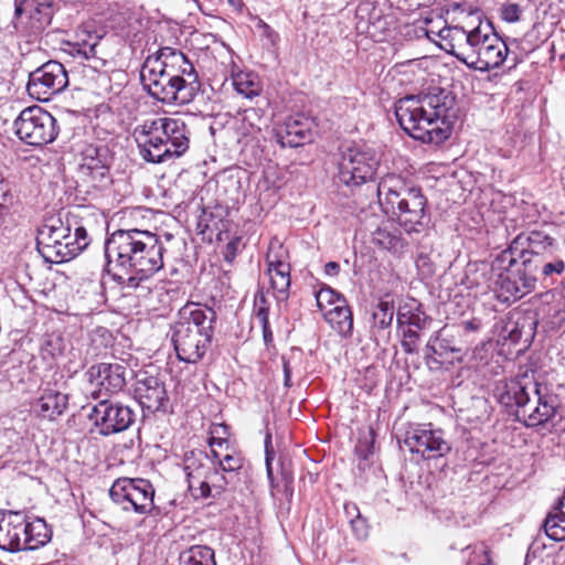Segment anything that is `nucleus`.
<instances>
[{
	"instance_id": "57",
	"label": "nucleus",
	"mask_w": 565,
	"mask_h": 565,
	"mask_svg": "<svg viewBox=\"0 0 565 565\" xmlns=\"http://www.w3.org/2000/svg\"><path fill=\"white\" fill-rule=\"evenodd\" d=\"M276 467L277 470L282 473V456H278L276 460Z\"/></svg>"
},
{
	"instance_id": "15",
	"label": "nucleus",
	"mask_w": 565,
	"mask_h": 565,
	"mask_svg": "<svg viewBox=\"0 0 565 565\" xmlns=\"http://www.w3.org/2000/svg\"><path fill=\"white\" fill-rule=\"evenodd\" d=\"M68 85L65 67L57 61H49L29 75L28 93L38 100H47Z\"/></svg>"
},
{
	"instance_id": "22",
	"label": "nucleus",
	"mask_w": 565,
	"mask_h": 565,
	"mask_svg": "<svg viewBox=\"0 0 565 565\" xmlns=\"http://www.w3.org/2000/svg\"><path fill=\"white\" fill-rule=\"evenodd\" d=\"M162 141L171 151V159L181 157L189 148V130L179 118H156Z\"/></svg>"
},
{
	"instance_id": "35",
	"label": "nucleus",
	"mask_w": 565,
	"mask_h": 565,
	"mask_svg": "<svg viewBox=\"0 0 565 565\" xmlns=\"http://www.w3.org/2000/svg\"><path fill=\"white\" fill-rule=\"evenodd\" d=\"M235 90L245 98H253L260 93L259 83L256 77L249 73H239L233 77Z\"/></svg>"
},
{
	"instance_id": "41",
	"label": "nucleus",
	"mask_w": 565,
	"mask_h": 565,
	"mask_svg": "<svg viewBox=\"0 0 565 565\" xmlns=\"http://www.w3.org/2000/svg\"><path fill=\"white\" fill-rule=\"evenodd\" d=\"M275 459V451L271 443V435L267 434L265 437V465H266V471L268 480L274 488V467L273 461Z\"/></svg>"
},
{
	"instance_id": "33",
	"label": "nucleus",
	"mask_w": 565,
	"mask_h": 565,
	"mask_svg": "<svg viewBox=\"0 0 565 565\" xmlns=\"http://www.w3.org/2000/svg\"><path fill=\"white\" fill-rule=\"evenodd\" d=\"M500 267L505 269L504 274H501L499 276V279L497 281L498 284V299L504 302L515 301L520 298H522L521 294L519 292V289L515 285V281L511 278L509 274V268H513L514 266H509L508 263H504L503 265L499 263Z\"/></svg>"
},
{
	"instance_id": "58",
	"label": "nucleus",
	"mask_w": 565,
	"mask_h": 565,
	"mask_svg": "<svg viewBox=\"0 0 565 565\" xmlns=\"http://www.w3.org/2000/svg\"><path fill=\"white\" fill-rule=\"evenodd\" d=\"M465 327L467 330H476L477 329V326H475L472 321L465 322Z\"/></svg>"
},
{
	"instance_id": "44",
	"label": "nucleus",
	"mask_w": 565,
	"mask_h": 565,
	"mask_svg": "<svg viewBox=\"0 0 565 565\" xmlns=\"http://www.w3.org/2000/svg\"><path fill=\"white\" fill-rule=\"evenodd\" d=\"M521 9L518 3H504L501 8V17L504 21L513 23L520 20Z\"/></svg>"
},
{
	"instance_id": "13",
	"label": "nucleus",
	"mask_w": 565,
	"mask_h": 565,
	"mask_svg": "<svg viewBox=\"0 0 565 565\" xmlns=\"http://www.w3.org/2000/svg\"><path fill=\"white\" fill-rule=\"evenodd\" d=\"M110 499L126 511L148 513L153 508L154 490L145 479H117L109 490Z\"/></svg>"
},
{
	"instance_id": "42",
	"label": "nucleus",
	"mask_w": 565,
	"mask_h": 565,
	"mask_svg": "<svg viewBox=\"0 0 565 565\" xmlns=\"http://www.w3.org/2000/svg\"><path fill=\"white\" fill-rule=\"evenodd\" d=\"M264 302H265L264 296L258 298V300L256 301V310H257V317L260 319V322L263 323L264 341L266 344H268L269 342L273 341V333L267 326L268 310H267V308H265L263 306Z\"/></svg>"
},
{
	"instance_id": "14",
	"label": "nucleus",
	"mask_w": 565,
	"mask_h": 565,
	"mask_svg": "<svg viewBox=\"0 0 565 565\" xmlns=\"http://www.w3.org/2000/svg\"><path fill=\"white\" fill-rule=\"evenodd\" d=\"M111 157L106 147L88 146L82 153L77 169L78 180L87 188L104 190L111 185Z\"/></svg>"
},
{
	"instance_id": "25",
	"label": "nucleus",
	"mask_w": 565,
	"mask_h": 565,
	"mask_svg": "<svg viewBox=\"0 0 565 565\" xmlns=\"http://www.w3.org/2000/svg\"><path fill=\"white\" fill-rule=\"evenodd\" d=\"M371 239L380 249L393 254L402 253L406 246L402 233L390 220H383L376 228L371 232Z\"/></svg>"
},
{
	"instance_id": "59",
	"label": "nucleus",
	"mask_w": 565,
	"mask_h": 565,
	"mask_svg": "<svg viewBox=\"0 0 565 565\" xmlns=\"http://www.w3.org/2000/svg\"><path fill=\"white\" fill-rule=\"evenodd\" d=\"M212 456H213L214 459H217V460L221 459L220 456H218V452L215 449H213V448H212Z\"/></svg>"
},
{
	"instance_id": "43",
	"label": "nucleus",
	"mask_w": 565,
	"mask_h": 565,
	"mask_svg": "<svg viewBox=\"0 0 565 565\" xmlns=\"http://www.w3.org/2000/svg\"><path fill=\"white\" fill-rule=\"evenodd\" d=\"M218 465L224 472H234L242 468L243 459L236 455H225L218 460Z\"/></svg>"
},
{
	"instance_id": "18",
	"label": "nucleus",
	"mask_w": 565,
	"mask_h": 565,
	"mask_svg": "<svg viewBox=\"0 0 565 565\" xmlns=\"http://www.w3.org/2000/svg\"><path fill=\"white\" fill-rule=\"evenodd\" d=\"M135 398L143 411L164 412L169 396L163 380L152 370H140L136 374Z\"/></svg>"
},
{
	"instance_id": "23",
	"label": "nucleus",
	"mask_w": 565,
	"mask_h": 565,
	"mask_svg": "<svg viewBox=\"0 0 565 565\" xmlns=\"http://www.w3.org/2000/svg\"><path fill=\"white\" fill-rule=\"evenodd\" d=\"M67 406L68 395L47 385L40 388V396L34 402L32 409L42 419L55 420L65 413Z\"/></svg>"
},
{
	"instance_id": "37",
	"label": "nucleus",
	"mask_w": 565,
	"mask_h": 565,
	"mask_svg": "<svg viewBox=\"0 0 565 565\" xmlns=\"http://www.w3.org/2000/svg\"><path fill=\"white\" fill-rule=\"evenodd\" d=\"M564 270L565 262L555 253L552 258L537 262L536 275L541 273L543 277H551L553 275H562Z\"/></svg>"
},
{
	"instance_id": "21",
	"label": "nucleus",
	"mask_w": 565,
	"mask_h": 565,
	"mask_svg": "<svg viewBox=\"0 0 565 565\" xmlns=\"http://www.w3.org/2000/svg\"><path fill=\"white\" fill-rule=\"evenodd\" d=\"M161 134L156 119L145 120L134 129V138L146 161L161 163L171 160V151L166 148Z\"/></svg>"
},
{
	"instance_id": "34",
	"label": "nucleus",
	"mask_w": 565,
	"mask_h": 565,
	"mask_svg": "<svg viewBox=\"0 0 565 565\" xmlns=\"http://www.w3.org/2000/svg\"><path fill=\"white\" fill-rule=\"evenodd\" d=\"M85 39L71 44L70 53L74 57H82L84 60L97 57L99 36L90 33L85 34Z\"/></svg>"
},
{
	"instance_id": "20",
	"label": "nucleus",
	"mask_w": 565,
	"mask_h": 565,
	"mask_svg": "<svg viewBox=\"0 0 565 565\" xmlns=\"http://www.w3.org/2000/svg\"><path fill=\"white\" fill-rule=\"evenodd\" d=\"M128 373L129 370L124 363L102 362L92 365L86 375L95 387L93 394L96 397H102V395H114L121 392L127 384Z\"/></svg>"
},
{
	"instance_id": "6",
	"label": "nucleus",
	"mask_w": 565,
	"mask_h": 565,
	"mask_svg": "<svg viewBox=\"0 0 565 565\" xmlns=\"http://www.w3.org/2000/svg\"><path fill=\"white\" fill-rule=\"evenodd\" d=\"M499 402L515 406V416L529 427L546 423L556 412L555 398L541 395L539 384L533 381L510 380L497 387Z\"/></svg>"
},
{
	"instance_id": "5",
	"label": "nucleus",
	"mask_w": 565,
	"mask_h": 565,
	"mask_svg": "<svg viewBox=\"0 0 565 565\" xmlns=\"http://www.w3.org/2000/svg\"><path fill=\"white\" fill-rule=\"evenodd\" d=\"M78 216L71 214L66 224L61 218L49 220L38 233L39 252L51 263H64L76 257L89 245V236Z\"/></svg>"
},
{
	"instance_id": "2",
	"label": "nucleus",
	"mask_w": 565,
	"mask_h": 565,
	"mask_svg": "<svg viewBox=\"0 0 565 565\" xmlns=\"http://www.w3.org/2000/svg\"><path fill=\"white\" fill-rule=\"evenodd\" d=\"M140 81L153 98L166 104H190L201 90L193 64L181 51L169 46L145 60Z\"/></svg>"
},
{
	"instance_id": "27",
	"label": "nucleus",
	"mask_w": 565,
	"mask_h": 565,
	"mask_svg": "<svg viewBox=\"0 0 565 565\" xmlns=\"http://www.w3.org/2000/svg\"><path fill=\"white\" fill-rule=\"evenodd\" d=\"M323 318L340 335H351L353 329V317L345 300H341L335 307L326 311V317Z\"/></svg>"
},
{
	"instance_id": "29",
	"label": "nucleus",
	"mask_w": 565,
	"mask_h": 565,
	"mask_svg": "<svg viewBox=\"0 0 565 565\" xmlns=\"http://www.w3.org/2000/svg\"><path fill=\"white\" fill-rule=\"evenodd\" d=\"M181 565H216L214 551L206 545H193L180 554Z\"/></svg>"
},
{
	"instance_id": "55",
	"label": "nucleus",
	"mask_w": 565,
	"mask_h": 565,
	"mask_svg": "<svg viewBox=\"0 0 565 565\" xmlns=\"http://www.w3.org/2000/svg\"><path fill=\"white\" fill-rule=\"evenodd\" d=\"M223 483L222 484H214V489L216 490V494H221L224 490V487L226 484V480L224 477H222Z\"/></svg>"
},
{
	"instance_id": "30",
	"label": "nucleus",
	"mask_w": 565,
	"mask_h": 565,
	"mask_svg": "<svg viewBox=\"0 0 565 565\" xmlns=\"http://www.w3.org/2000/svg\"><path fill=\"white\" fill-rule=\"evenodd\" d=\"M545 534L555 542L565 541V512L562 507H555L543 523Z\"/></svg>"
},
{
	"instance_id": "26",
	"label": "nucleus",
	"mask_w": 565,
	"mask_h": 565,
	"mask_svg": "<svg viewBox=\"0 0 565 565\" xmlns=\"http://www.w3.org/2000/svg\"><path fill=\"white\" fill-rule=\"evenodd\" d=\"M315 136V121L312 118L303 115H297L295 118L285 120V146L299 147L310 143Z\"/></svg>"
},
{
	"instance_id": "60",
	"label": "nucleus",
	"mask_w": 565,
	"mask_h": 565,
	"mask_svg": "<svg viewBox=\"0 0 565 565\" xmlns=\"http://www.w3.org/2000/svg\"><path fill=\"white\" fill-rule=\"evenodd\" d=\"M277 142L282 146V139L280 137L277 138Z\"/></svg>"
},
{
	"instance_id": "40",
	"label": "nucleus",
	"mask_w": 565,
	"mask_h": 565,
	"mask_svg": "<svg viewBox=\"0 0 565 565\" xmlns=\"http://www.w3.org/2000/svg\"><path fill=\"white\" fill-rule=\"evenodd\" d=\"M351 509L356 513L355 518L350 520L352 531L359 540H364L369 535V526L366 524V520L361 516L355 505H352Z\"/></svg>"
},
{
	"instance_id": "28",
	"label": "nucleus",
	"mask_w": 565,
	"mask_h": 565,
	"mask_svg": "<svg viewBox=\"0 0 565 565\" xmlns=\"http://www.w3.org/2000/svg\"><path fill=\"white\" fill-rule=\"evenodd\" d=\"M394 301L387 298L381 299L372 312L371 330L373 334L388 329L394 318Z\"/></svg>"
},
{
	"instance_id": "31",
	"label": "nucleus",
	"mask_w": 565,
	"mask_h": 565,
	"mask_svg": "<svg viewBox=\"0 0 565 565\" xmlns=\"http://www.w3.org/2000/svg\"><path fill=\"white\" fill-rule=\"evenodd\" d=\"M282 247V243L275 238L270 242L269 244V247H268V252H267V256H266V259H267V264H268V268H267V275L269 277V281H270V285L273 287V289H277L278 291H281L280 289H278V281L276 280V278H282V262L280 259V254H279V250L280 248Z\"/></svg>"
},
{
	"instance_id": "54",
	"label": "nucleus",
	"mask_w": 565,
	"mask_h": 565,
	"mask_svg": "<svg viewBox=\"0 0 565 565\" xmlns=\"http://www.w3.org/2000/svg\"><path fill=\"white\" fill-rule=\"evenodd\" d=\"M237 244H238V242H230L226 245V256H225L226 259H230V256L231 257L235 256V250H236Z\"/></svg>"
},
{
	"instance_id": "16",
	"label": "nucleus",
	"mask_w": 565,
	"mask_h": 565,
	"mask_svg": "<svg viewBox=\"0 0 565 565\" xmlns=\"http://www.w3.org/2000/svg\"><path fill=\"white\" fill-rule=\"evenodd\" d=\"M136 414L127 405L102 399L92 406L88 418L104 436L127 430L135 423Z\"/></svg>"
},
{
	"instance_id": "10",
	"label": "nucleus",
	"mask_w": 565,
	"mask_h": 565,
	"mask_svg": "<svg viewBox=\"0 0 565 565\" xmlns=\"http://www.w3.org/2000/svg\"><path fill=\"white\" fill-rule=\"evenodd\" d=\"M380 167L376 150L366 145L347 147L339 161V182L347 186H359L374 180Z\"/></svg>"
},
{
	"instance_id": "17",
	"label": "nucleus",
	"mask_w": 565,
	"mask_h": 565,
	"mask_svg": "<svg viewBox=\"0 0 565 565\" xmlns=\"http://www.w3.org/2000/svg\"><path fill=\"white\" fill-rule=\"evenodd\" d=\"M404 444L411 452L419 455L425 460L445 457L451 450V445L445 438L444 431L433 429L431 424L408 429Z\"/></svg>"
},
{
	"instance_id": "8",
	"label": "nucleus",
	"mask_w": 565,
	"mask_h": 565,
	"mask_svg": "<svg viewBox=\"0 0 565 565\" xmlns=\"http://www.w3.org/2000/svg\"><path fill=\"white\" fill-rule=\"evenodd\" d=\"M50 531L41 519L30 521L23 511H4L0 518V548L17 553L34 551L50 541Z\"/></svg>"
},
{
	"instance_id": "11",
	"label": "nucleus",
	"mask_w": 565,
	"mask_h": 565,
	"mask_svg": "<svg viewBox=\"0 0 565 565\" xmlns=\"http://www.w3.org/2000/svg\"><path fill=\"white\" fill-rule=\"evenodd\" d=\"M15 134L30 146H44L58 134L56 119L39 106L23 109L14 121Z\"/></svg>"
},
{
	"instance_id": "38",
	"label": "nucleus",
	"mask_w": 565,
	"mask_h": 565,
	"mask_svg": "<svg viewBox=\"0 0 565 565\" xmlns=\"http://www.w3.org/2000/svg\"><path fill=\"white\" fill-rule=\"evenodd\" d=\"M428 318L424 312L420 311H398L397 312V324L399 328L404 326L415 327L416 329H424L426 327Z\"/></svg>"
},
{
	"instance_id": "50",
	"label": "nucleus",
	"mask_w": 565,
	"mask_h": 565,
	"mask_svg": "<svg viewBox=\"0 0 565 565\" xmlns=\"http://www.w3.org/2000/svg\"><path fill=\"white\" fill-rule=\"evenodd\" d=\"M340 271V265L337 262H329L324 265V273L330 276H337Z\"/></svg>"
},
{
	"instance_id": "24",
	"label": "nucleus",
	"mask_w": 565,
	"mask_h": 565,
	"mask_svg": "<svg viewBox=\"0 0 565 565\" xmlns=\"http://www.w3.org/2000/svg\"><path fill=\"white\" fill-rule=\"evenodd\" d=\"M445 42L440 46L465 63L472 43V30L466 31L462 26H445L438 32Z\"/></svg>"
},
{
	"instance_id": "39",
	"label": "nucleus",
	"mask_w": 565,
	"mask_h": 565,
	"mask_svg": "<svg viewBox=\"0 0 565 565\" xmlns=\"http://www.w3.org/2000/svg\"><path fill=\"white\" fill-rule=\"evenodd\" d=\"M419 330L420 329H416L415 327L409 326H407L405 329L403 328L402 348L406 353L413 354L417 351Z\"/></svg>"
},
{
	"instance_id": "45",
	"label": "nucleus",
	"mask_w": 565,
	"mask_h": 565,
	"mask_svg": "<svg viewBox=\"0 0 565 565\" xmlns=\"http://www.w3.org/2000/svg\"><path fill=\"white\" fill-rule=\"evenodd\" d=\"M445 340H440L439 337H435L434 339H430L426 345L427 350V358L431 355H439L443 356L444 353L449 349L447 345L444 344Z\"/></svg>"
},
{
	"instance_id": "4",
	"label": "nucleus",
	"mask_w": 565,
	"mask_h": 565,
	"mask_svg": "<svg viewBox=\"0 0 565 565\" xmlns=\"http://www.w3.org/2000/svg\"><path fill=\"white\" fill-rule=\"evenodd\" d=\"M383 211L407 233H419L429 223L427 199L420 188L407 184L399 175H384L376 186Z\"/></svg>"
},
{
	"instance_id": "53",
	"label": "nucleus",
	"mask_w": 565,
	"mask_h": 565,
	"mask_svg": "<svg viewBox=\"0 0 565 565\" xmlns=\"http://www.w3.org/2000/svg\"><path fill=\"white\" fill-rule=\"evenodd\" d=\"M263 29L267 39L270 41L273 45H275L278 40V34L274 33L267 24H263Z\"/></svg>"
},
{
	"instance_id": "7",
	"label": "nucleus",
	"mask_w": 565,
	"mask_h": 565,
	"mask_svg": "<svg viewBox=\"0 0 565 565\" xmlns=\"http://www.w3.org/2000/svg\"><path fill=\"white\" fill-rule=\"evenodd\" d=\"M216 313L212 308H196L172 327L171 340L180 361L196 363L211 347Z\"/></svg>"
},
{
	"instance_id": "1",
	"label": "nucleus",
	"mask_w": 565,
	"mask_h": 565,
	"mask_svg": "<svg viewBox=\"0 0 565 565\" xmlns=\"http://www.w3.org/2000/svg\"><path fill=\"white\" fill-rule=\"evenodd\" d=\"M164 252L154 233L117 230L105 241L106 270L122 288L135 289L163 267Z\"/></svg>"
},
{
	"instance_id": "47",
	"label": "nucleus",
	"mask_w": 565,
	"mask_h": 565,
	"mask_svg": "<svg viewBox=\"0 0 565 565\" xmlns=\"http://www.w3.org/2000/svg\"><path fill=\"white\" fill-rule=\"evenodd\" d=\"M452 10L454 11H459L461 13H466L468 15H473V14H478L480 13V10L470 4V3H467V2H462V3H454L452 4Z\"/></svg>"
},
{
	"instance_id": "49",
	"label": "nucleus",
	"mask_w": 565,
	"mask_h": 565,
	"mask_svg": "<svg viewBox=\"0 0 565 565\" xmlns=\"http://www.w3.org/2000/svg\"><path fill=\"white\" fill-rule=\"evenodd\" d=\"M213 436H228V427L225 424H214L211 428Z\"/></svg>"
},
{
	"instance_id": "61",
	"label": "nucleus",
	"mask_w": 565,
	"mask_h": 565,
	"mask_svg": "<svg viewBox=\"0 0 565 565\" xmlns=\"http://www.w3.org/2000/svg\"><path fill=\"white\" fill-rule=\"evenodd\" d=\"M345 510H347L348 514H351V511H350V507H349V505H345Z\"/></svg>"
},
{
	"instance_id": "19",
	"label": "nucleus",
	"mask_w": 565,
	"mask_h": 565,
	"mask_svg": "<svg viewBox=\"0 0 565 565\" xmlns=\"http://www.w3.org/2000/svg\"><path fill=\"white\" fill-rule=\"evenodd\" d=\"M183 470L188 479V488L194 499L214 497L209 480L218 475L217 469L206 463V456L202 451L185 452Z\"/></svg>"
},
{
	"instance_id": "56",
	"label": "nucleus",
	"mask_w": 565,
	"mask_h": 565,
	"mask_svg": "<svg viewBox=\"0 0 565 565\" xmlns=\"http://www.w3.org/2000/svg\"><path fill=\"white\" fill-rule=\"evenodd\" d=\"M289 381H290L289 371L287 369V365L285 364V381H284L285 386H290Z\"/></svg>"
},
{
	"instance_id": "51",
	"label": "nucleus",
	"mask_w": 565,
	"mask_h": 565,
	"mask_svg": "<svg viewBox=\"0 0 565 565\" xmlns=\"http://www.w3.org/2000/svg\"><path fill=\"white\" fill-rule=\"evenodd\" d=\"M224 444H227V436H213L209 438L210 447L214 448V446L222 447Z\"/></svg>"
},
{
	"instance_id": "46",
	"label": "nucleus",
	"mask_w": 565,
	"mask_h": 565,
	"mask_svg": "<svg viewBox=\"0 0 565 565\" xmlns=\"http://www.w3.org/2000/svg\"><path fill=\"white\" fill-rule=\"evenodd\" d=\"M25 15L32 17L33 13L40 12V7L43 4L40 0H21Z\"/></svg>"
},
{
	"instance_id": "52",
	"label": "nucleus",
	"mask_w": 565,
	"mask_h": 565,
	"mask_svg": "<svg viewBox=\"0 0 565 565\" xmlns=\"http://www.w3.org/2000/svg\"><path fill=\"white\" fill-rule=\"evenodd\" d=\"M512 328L509 331L507 338H509L512 342H518L521 337V331L519 330L518 323H511Z\"/></svg>"
},
{
	"instance_id": "32",
	"label": "nucleus",
	"mask_w": 565,
	"mask_h": 565,
	"mask_svg": "<svg viewBox=\"0 0 565 565\" xmlns=\"http://www.w3.org/2000/svg\"><path fill=\"white\" fill-rule=\"evenodd\" d=\"M514 267L516 268H509V274L523 297L535 289L537 281L536 269L531 270L530 267L521 266V262L514 265Z\"/></svg>"
},
{
	"instance_id": "3",
	"label": "nucleus",
	"mask_w": 565,
	"mask_h": 565,
	"mask_svg": "<svg viewBox=\"0 0 565 565\" xmlns=\"http://www.w3.org/2000/svg\"><path fill=\"white\" fill-rule=\"evenodd\" d=\"M454 106L451 93L435 87L426 94L401 98L395 105V116L402 129L412 138L437 146L451 134L449 113Z\"/></svg>"
},
{
	"instance_id": "36",
	"label": "nucleus",
	"mask_w": 565,
	"mask_h": 565,
	"mask_svg": "<svg viewBox=\"0 0 565 565\" xmlns=\"http://www.w3.org/2000/svg\"><path fill=\"white\" fill-rule=\"evenodd\" d=\"M341 300L345 299L330 287L321 288L316 294L317 307L323 317H326V311H329L332 307H335L337 303Z\"/></svg>"
},
{
	"instance_id": "12",
	"label": "nucleus",
	"mask_w": 565,
	"mask_h": 565,
	"mask_svg": "<svg viewBox=\"0 0 565 565\" xmlns=\"http://www.w3.org/2000/svg\"><path fill=\"white\" fill-rule=\"evenodd\" d=\"M472 43L465 64L473 70L487 72L497 68L507 58L508 45L495 34L483 32L481 26L472 29Z\"/></svg>"
},
{
	"instance_id": "9",
	"label": "nucleus",
	"mask_w": 565,
	"mask_h": 565,
	"mask_svg": "<svg viewBox=\"0 0 565 565\" xmlns=\"http://www.w3.org/2000/svg\"><path fill=\"white\" fill-rule=\"evenodd\" d=\"M559 250L558 243L546 230H532L522 232L514 237L509 247L501 252L497 262L508 263L514 266L521 262V266L536 269L537 262L552 258Z\"/></svg>"
},
{
	"instance_id": "48",
	"label": "nucleus",
	"mask_w": 565,
	"mask_h": 565,
	"mask_svg": "<svg viewBox=\"0 0 565 565\" xmlns=\"http://www.w3.org/2000/svg\"><path fill=\"white\" fill-rule=\"evenodd\" d=\"M25 15V10L21 3V0H14V18L12 20V28L18 30V20Z\"/></svg>"
}]
</instances>
